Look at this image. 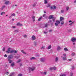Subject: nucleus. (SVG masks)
Here are the masks:
<instances>
[{"mask_svg":"<svg viewBox=\"0 0 76 76\" xmlns=\"http://www.w3.org/2000/svg\"><path fill=\"white\" fill-rule=\"evenodd\" d=\"M73 74L72 72H71L70 74L71 75H73Z\"/></svg>","mask_w":76,"mask_h":76,"instance_id":"nucleus-61","label":"nucleus"},{"mask_svg":"<svg viewBox=\"0 0 76 76\" xmlns=\"http://www.w3.org/2000/svg\"><path fill=\"white\" fill-rule=\"evenodd\" d=\"M56 9V7L55 6H53V9Z\"/></svg>","mask_w":76,"mask_h":76,"instance_id":"nucleus-26","label":"nucleus"},{"mask_svg":"<svg viewBox=\"0 0 76 76\" xmlns=\"http://www.w3.org/2000/svg\"><path fill=\"white\" fill-rule=\"evenodd\" d=\"M20 61H21L20 59H19L16 62V63H19L20 62Z\"/></svg>","mask_w":76,"mask_h":76,"instance_id":"nucleus-31","label":"nucleus"},{"mask_svg":"<svg viewBox=\"0 0 76 76\" xmlns=\"http://www.w3.org/2000/svg\"><path fill=\"white\" fill-rule=\"evenodd\" d=\"M14 32H18V30H14Z\"/></svg>","mask_w":76,"mask_h":76,"instance_id":"nucleus-49","label":"nucleus"},{"mask_svg":"<svg viewBox=\"0 0 76 76\" xmlns=\"http://www.w3.org/2000/svg\"><path fill=\"white\" fill-rule=\"evenodd\" d=\"M45 14H44V15H43V17H44V18H47V17H45Z\"/></svg>","mask_w":76,"mask_h":76,"instance_id":"nucleus-28","label":"nucleus"},{"mask_svg":"<svg viewBox=\"0 0 76 76\" xmlns=\"http://www.w3.org/2000/svg\"><path fill=\"white\" fill-rule=\"evenodd\" d=\"M21 52H22V53L23 54H26V53H25V52L23 51V50H22L21 51Z\"/></svg>","mask_w":76,"mask_h":76,"instance_id":"nucleus-25","label":"nucleus"},{"mask_svg":"<svg viewBox=\"0 0 76 76\" xmlns=\"http://www.w3.org/2000/svg\"><path fill=\"white\" fill-rule=\"evenodd\" d=\"M56 67L50 68V70H56Z\"/></svg>","mask_w":76,"mask_h":76,"instance_id":"nucleus-7","label":"nucleus"},{"mask_svg":"<svg viewBox=\"0 0 76 76\" xmlns=\"http://www.w3.org/2000/svg\"><path fill=\"white\" fill-rule=\"evenodd\" d=\"M20 23H18L17 24V25L18 26H20Z\"/></svg>","mask_w":76,"mask_h":76,"instance_id":"nucleus-33","label":"nucleus"},{"mask_svg":"<svg viewBox=\"0 0 76 76\" xmlns=\"http://www.w3.org/2000/svg\"><path fill=\"white\" fill-rule=\"evenodd\" d=\"M75 53H72V56H73L75 55Z\"/></svg>","mask_w":76,"mask_h":76,"instance_id":"nucleus-45","label":"nucleus"},{"mask_svg":"<svg viewBox=\"0 0 76 76\" xmlns=\"http://www.w3.org/2000/svg\"><path fill=\"white\" fill-rule=\"evenodd\" d=\"M5 74H6V75H8L9 74V72H6Z\"/></svg>","mask_w":76,"mask_h":76,"instance_id":"nucleus-39","label":"nucleus"},{"mask_svg":"<svg viewBox=\"0 0 76 76\" xmlns=\"http://www.w3.org/2000/svg\"><path fill=\"white\" fill-rule=\"evenodd\" d=\"M15 15L16 14H15V13H13L11 15V16H15Z\"/></svg>","mask_w":76,"mask_h":76,"instance_id":"nucleus-29","label":"nucleus"},{"mask_svg":"<svg viewBox=\"0 0 76 76\" xmlns=\"http://www.w3.org/2000/svg\"><path fill=\"white\" fill-rule=\"evenodd\" d=\"M66 76V74H63L62 75H60V76Z\"/></svg>","mask_w":76,"mask_h":76,"instance_id":"nucleus-19","label":"nucleus"},{"mask_svg":"<svg viewBox=\"0 0 76 76\" xmlns=\"http://www.w3.org/2000/svg\"><path fill=\"white\" fill-rule=\"evenodd\" d=\"M74 23V22H72V23H71L70 24H69V25L70 26H72V25L73 24V23Z\"/></svg>","mask_w":76,"mask_h":76,"instance_id":"nucleus-35","label":"nucleus"},{"mask_svg":"<svg viewBox=\"0 0 76 76\" xmlns=\"http://www.w3.org/2000/svg\"><path fill=\"white\" fill-rule=\"evenodd\" d=\"M35 59H36V58L34 57H32L30 58L31 60H35Z\"/></svg>","mask_w":76,"mask_h":76,"instance_id":"nucleus-13","label":"nucleus"},{"mask_svg":"<svg viewBox=\"0 0 76 76\" xmlns=\"http://www.w3.org/2000/svg\"><path fill=\"white\" fill-rule=\"evenodd\" d=\"M74 2L75 3H76V0H75L74 1Z\"/></svg>","mask_w":76,"mask_h":76,"instance_id":"nucleus-64","label":"nucleus"},{"mask_svg":"<svg viewBox=\"0 0 76 76\" xmlns=\"http://www.w3.org/2000/svg\"><path fill=\"white\" fill-rule=\"evenodd\" d=\"M42 19V17H40L39 19H38V21H40Z\"/></svg>","mask_w":76,"mask_h":76,"instance_id":"nucleus-23","label":"nucleus"},{"mask_svg":"<svg viewBox=\"0 0 76 76\" xmlns=\"http://www.w3.org/2000/svg\"><path fill=\"white\" fill-rule=\"evenodd\" d=\"M53 15H50L48 19H53Z\"/></svg>","mask_w":76,"mask_h":76,"instance_id":"nucleus-5","label":"nucleus"},{"mask_svg":"<svg viewBox=\"0 0 76 76\" xmlns=\"http://www.w3.org/2000/svg\"><path fill=\"white\" fill-rule=\"evenodd\" d=\"M64 20V18L62 17H61L60 18V21H62V20Z\"/></svg>","mask_w":76,"mask_h":76,"instance_id":"nucleus-8","label":"nucleus"},{"mask_svg":"<svg viewBox=\"0 0 76 76\" xmlns=\"http://www.w3.org/2000/svg\"><path fill=\"white\" fill-rule=\"evenodd\" d=\"M71 41L72 42H75V41H76V38L74 37L72 38Z\"/></svg>","mask_w":76,"mask_h":76,"instance_id":"nucleus-4","label":"nucleus"},{"mask_svg":"<svg viewBox=\"0 0 76 76\" xmlns=\"http://www.w3.org/2000/svg\"><path fill=\"white\" fill-rule=\"evenodd\" d=\"M44 34H47V32H44Z\"/></svg>","mask_w":76,"mask_h":76,"instance_id":"nucleus-63","label":"nucleus"},{"mask_svg":"<svg viewBox=\"0 0 76 76\" xmlns=\"http://www.w3.org/2000/svg\"><path fill=\"white\" fill-rule=\"evenodd\" d=\"M13 53H17V51L15 50H13Z\"/></svg>","mask_w":76,"mask_h":76,"instance_id":"nucleus-42","label":"nucleus"},{"mask_svg":"<svg viewBox=\"0 0 76 76\" xmlns=\"http://www.w3.org/2000/svg\"><path fill=\"white\" fill-rule=\"evenodd\" d=\"M50 6L51 5L50 4H48V6H47V7H50Z\"/></svg>","mask_w":76,"mask_h":76,"instance_id":"nucleus-32","label":"nucleus"},{"mask_svg":"<svg viewBox=\"0 0 76 76\" xmlns=\"http://www.w3.org/2000/svg\"><path fill=\"white\" fill-rule=\"evenodd\" d=\"M40 61L42 62L44 61H45V59L44 58H42L41 59Z\"/></svg>","mask_w":76,"mask_h":76,"instance_id":"nucleus-12","label":"nucleus"},{"mask_svg":"<svg viewBox=\"0 0 76 76\" xmlns=\"http://www.w3.org/2000/svg\"><path fill=\"white\" fill-rule=\"evenodd\" d=\"M15 58H18L19 57L18 56H17L15 57Z\"/></svg>","mask_w":76,"mask_h":76,"instance_id":"nucleus-50","label":"nucleus"},{"mask_svg":"<svg viewBox=\"0 0 76 76\" xmlns=\"http://www.w3.org/2000/svg\"><path fill=\"white\" fill-rule=\"evenodd\" d=\"M5 14V12H2L1 13V15H4Z\"/></svg>","mask_w":76,"mask_h":76,"instance_id":"nucleus-27","label":"nucleus"},{"mask_svg":"<svg viewBox=\"0 0 76 76\" xmlns=\"http://www.w3.org/2000/svg\"><path fill=\"white\" fill-rule=\"evenodd\" d=\"M20 66H22V64H20Z\"/></svg>","mask_w":76,"mask_h":76,"instance_id":"nucleus-60","label":"nucleus"},{"mask_svg":"<svg viewBox=\"0 0 76 76\" xmlns=\"http://www.w3.org/2000/svg\"><path fill=\"white\" fill-rule=\"evenodd\" d=\"M41 48V49H44L45 48V47L44 46H42Z\"/></svg>","mask_w":76,"mask_h":76,"instance_id":"nucleus-46","label":"nucleus"},{"mask_svg":"<svg viewBox=\"0 0 76 76\" xmlns=\"http://www.w3.org/2000/svg\"><path fill=\"white\" fill-rule=\"evenodd\" d=\"M21 52H22V53L23 54H26V53H25V52L23 51V50H22L21 51Z\"/></svg>","mask_w":76,"mask_h":76,"instance_id":"nucleus-24","label":"nucleus"},{"mask_svg":"<svg viewBox=\"0 0 76 76\" xmlns=\"http://www.w3.org/2000/svg\"><path fill=\"white\" fill-rule=\"evenodd\" d=\"M55 20L56 19L55 18L53 17V18H52L53 21V22H54V21H55Z\"/></svg>","mask_w":76,"mask_h":76,"instance_id":"nucleus-30","label":"nucleus"},{"mask_svg":"<svg viewBox=\"0 0 76 76\" xmlns=\"http://www.w3.org/2000/svg\"><path fill=\"white\" fill-rule=\"evenodd\" d=\"M32 40H35V37L34 36H32Z\"/></svg>","mask_w":76,"mask_h":76,"instance_id":"nucleus-10","label":"nucleus"},{"mask_svg":"<svg viewBox=\"0 0 76 76\" xmlns=\"http://www.w3.org/2000/svg\"><path fill=\"white\" fill-rule=\"evenodd\" d=\"M63 24H64V21L61 22V25H63Z\"/></svg>","mask_w":76,"mask_h":76,"instance_id":"nucleus-43","label":"nucleus"},{"mask_svg":"<svg viewBox=\"0 0 76 76\" xmlns=\"http://www.w3.org/2000/svg\"><path fill=\"white\" fill-rule=\"evenodd\" d=\"M44 75H46L47 74V72H44L43 73Z\"/></svg>","mask_w":76,"mask_h":76,"instance_id":"nucleus-51","label":"nucleus"},{"mask_svg":"<svg viewBox=\"0 0 76 76\" xmlns=\"http://www.w3.org/2000/svg\"><path fill=\"white\" fill-rule=\"evenodd\" d=\"M50 9L51 10L53 9V7L52 6H51L50 7Z\"/></svg>","mask_w":76,"mask_h":76,"instance_id":"nucleus-56","label":"nucleus"},{"mask_svg":"<svg viewBox=\"0 0 76 76\" xmlns=\"http://www.w3.org/2000/svg\"><path fill=\"white\" fill-rule=\"evenodd\" d=\"M48 2L47 1V0H45V4H47V3Z\"/></svg>","mask_w":76,"mask_h":76,"instance_id":"nucleus-34","label":"nucleus"},{"mask_svg":"<svg viewBox=\"0 0 76 76\" xmlns=\"http://www.w3.org/2000/svg\"><path fill=\"white\" fill-rule=\"evenodd\" d=\"M13 53V50H12L10 52V53Z\"/></svg>","mask_w":76,"mask_h":76,"instance_id":"nucleus-52","label":"nucleus"},{"mask_svg":"<svg viewBox=\"0 0 76 76\" xmlns=\"http://www.w3.org/2000/svg\"><path fill=\"white\" fill-rule=\"evenodd\" d=\"M75 69V67L74 66H72V69Z\"/></svg>","mask_w":76,"mask_h":76,"instance_id":"nucleus-62","label":"nucleus"},{"mask_svg":"<svg viewBox=\"0 0 76 76\" xmlns=\"http://www.w3.org/2000/svg\"><path fill=\"white\" fill-rule=\"evenodd\" d=\"M35 6H36V4H34L33 5V7H35Z\"/></svg>","mask_w":76,"mask_h":76,"instance_id":"nucleus-58","label":"nucleus"},{"mask_svg":"<svg viewBox=\"0 0 76 76\" xmlns=\"http://www.w3.org/2000/svg\"><path fill=\"white\" fill-rule=\"evenodd\" d=\"M48 25V24H46L45 25V27H47Z\"/></svg>","mask_w":76,"mask_h":76,"instance_id":"nucleus-38","label":"nucleus"},{"mask_svg":"<svg viewBox=\"0 0 76 76\" xmlns=\"http://www.w3.org/2000/svg\"><path fill=\"white\" fill-rule=\"evenodd\" d=\"M5 7H6L4 6H2L1 8V10H3V9L5 8Z\"/></svg>","mask_w":76,"mask_h":76,"instance_id":"nucleus-15","label":"nucleus"},{"mask_svg":"<svg viewBox=\"0 0 76 76\" xmlns=\"http://www.w3.org/2000/svg\"><path fill=\"white\" fill-rule=\"evenodd\" d=\"M34 45H35V46H36V45H37V43H34Z\"/></svg>","mask_w":76,"mask_h":76,"instance_id":"nucleus-53","label":"nucleus"},{"mask_svg":"<svg viewBox=\"0 0 76 76\" xmlns=\"http://www.w3.org/2000/svg\"><path fill=\"white\" fill-rule=\"evenodd\" d=\"M3 51H5V47L3 48Z\"/></svg>","mask_w":76,"mask_h":76,"instance_id":"nucleus-47","label":"nucleus"},{"mask_svg":"<svg viewBox=\"0 0 76 76\" xmlns=\"http://www.w3.org/2000/svg\"><path fill=\"white\" fill-rule=\"evenodd\" d=\"M23 37L24 38H27V36L26 35H24Z\"/></svg>","mask_w":76,"mask_h":76,"instance_id":"nucleus-36","label":"nucleus"},{"mask_svg":"<svg viewBox=\"0 0 76 76\" xmlns=\"http://www.w3.org/2000/svg\"><path fill=\"white\" fill-rule=\"evenodd\" d=\"M60 20H57L56 23H55V26H58V24H60Z\"/></svg>","mask_w":76,"mask_h":76,"instance_id":"nucleus-1","label":"nucleus"},{"mask_svg":"<svg viewBox=\"0 0 76 76\" xmlns=\"http://www.w3.org/2000/svg\"><path fill=\"white\" fill-rule=\"evenodd\" d=\"M61 12L62 13L64 12V10H62L61 11Z\"/></svg>","mask_w":76,"mask_h":76,"instance_id":"nucleus-40","label":"nucleus"},{"mask_svg":"<svg viewBox=\"0 0 76 76\" xmlns=\"http://www.w3.org/2000/svg\"><path fill=\"white\" fill-rule=\"evenodd\" d=\"M18 76H22V75L21 74H19L18 75Z\"/></svg>","mask_w":76,"mask_h":76,"instance_id":"nucleus-55","label":"nucleus"},{"mask_svg":"<svg viewBox=\"0 0 76 76\" xmlns=\"http://www.w3.org/2000/svg\"><path fill=\"white\" fill-rule=\"evenodd\" d=\"M58 57H56L55 59V61L56 62H57V61H58Z\"/></svg>","mask_w":76,"mask_h":76,"instance_id":"nucleus-20","label":"nucleus"},{"mask_svg":"<svg viewBox=\"0 0 76 76\" xmlns=\"http://www.w3.org/2000/svg\"><path fill=\"white\" fill-rule=\"evenodd\" d=\"M4 57H7V54H5L4 55Z\"/></svg>","mask_w":76,"mask_h":76,"instance_id":"nucleus-48","label":"nucleus"},{"mask_svg":"<svg viewBox=\"0 0 76 76\" xmlns=\"http://www.w3.org/2000/svg\"><path fill=\"white\" fill-rule=\"evenodd\" d=\"M63 60H67L66 57H63Z\"/></svg>","mask_w":76,"mask_h":76,"instance_id":"nucleus-18","label":"nucleus"},{"mask_svg":"<svg viewBox=\"0 0 76 76\" xmlns=\"http://www.w3.org/2000/svg\"><path fill=\"white\" fill-rule=\"evenodd\" d=\"M63 56H65V57H66V54L65 53L63 54Z\"/></svg>","mask_w":76,"mask_h":76,"instance_id":"nucleus-59","label":"nucleus"},{"mask_svg":"<svg viewBox=\"0 0 76 76\" xmlns=\"http://www.w3.org/2000/svg\"><path fill=\"white\" fill-rule=\"evenodd\" d=\"M71 31H72V30L71 29L69 30H68V32H71Z\"/></svg>","mask_w":76,"mask_h":76,"instance_id":"nucleus-44","label":"nucleus"},{"mask_svg":"<svg viewBox=\"0 0 76 76\" xmlns=\"http://www.w3.org/2000/svg\"><path fill=\"white\" fill-rule=\"evenodd\" d=\"M14 65H15V63H14V62L12 63V64H11L12 67H13V66H14Z\"/></svg>","mask_w":76,"mask_h":76,"instance_id":"nucleus-21","label":"nucleus"},{"mask_svg":"<svg viewBox=\"0 0 76 76\" xmlns=\"http://www.w3.org/2000/svg\"><path fill=\"white\" fill-rule=\"evenodd\" d=\"M69 6H67L66 8V10H69Z\"/></svg>","mask_w":76,"mask_h":76,"instance_id":"nucleus-37","label":"nucleus"},{"mask_svg":"<svg viewBox=\"0 0 76 76\" xmlns=\"http://www.w3.org/2000/svg\"><path fill=\"white\" fill-rule=\"evenodd\" d=\"M52 20H50L49 21H48V23H50L51 24V25H53V23H52Z\"/></svg>","mask_w":76,"mask_h":76,"instance_id":"nucleus-11","label":"nucleus"},{"mask_svg":"<svg viewBox=\"0 0 76 76\" xmlns=\"http://www.w3.org/2000/svg\"><path fill=\"white\" fill-rule=\"evenodd\" d=\"M35 67H34L33 68L29 67L28 68L29 72H31V71H34V70H35Z\"/></svg>","mask_w":76,"mask_h":76,"instance_id":"nucleus-2","label":"nucleus"},{"mask_svg":"<svg viewBox=\"0 0 76 76\" xmlns=\"http://www.w3.org/2000/svg\"><path fill=\"white\" fill-rule=\"evenodd\" d=\"M51 48V45H49L48 46V50L50 49Z\"/></svg>","mask_w":76,"mask_h":76,"instance_id":"nucleus-22","label":"nucleus"},{"mask_svg":"<svg viewBox=\"0 0 76 76\" xmlns=\"http://www.w3.org/2000/svg\"><path fill=\"white\" fill-rule=\"evenodd\" d=\"M61 50V48L59 46H58L57 48V51H60Z\"/></svg>","mask_w":76,"mask_h":76,"instance_id":"nucleus-9","label":"nucleus"},{"mask_svg":"<svg viewBox=\"0 0 76 76\" xmlns=\"http://www.w3.org/2000/svg\"><path fill=\"white\" fill-rule=\"evenodd\" d=\"M53 31L52 29H51L49 30V32H52Z\"/></svg>","mask_w":76,"mask_h":76,"instance_id":"nucleus-41","label":"nucleus"},{"mask_svg":"<svg viewBox=\"0 0 76 76\" xmlns=\"http://www.w3.org/2000/svg\"><path fill=\"white\" fill-rule=\"evenodd\" d=\"M14 74H15V73L12 72L11 74L12 75V76H13V75H14Z\"/></svg>","mask_w":76,"mask_h":76,"instance_id":"nucleus-54","label":"nucleus"},{"mask_svg":"<svg viewBox=\"0 0 76 76\" xmlns=\"http://www.w3.org/2000/svg\"><path fill=\"white\" fill-rule=\"evenodd\" d=\"M64 51H69V50H68V49H67V48H64Z\"/></svg>","mask_w":76,"mask_h":76,"instance_id":"nucleus-17","label":"nucleus"},{"mask_svg":"<svg viewBox=\"0 0 76 76\" xmlns=\"http://www.w3.org/2000/svg\"><path fill=\"white\" fill-rule=\"evenodd\" d=\"M32 18L33 19H35V16H33L32 17Z\"/></svg>","mask_w":76,"mask_h":76,"instance_id":"nucleus-57","label":"nucleus"},{"mask_svg":"<svg viewBox=\"0 0 76 76\" xmlns=\"http://www.w3.org/2000/svg\"><path fill=\"white\" fill-rule=\"evenodd\" d=\"M10 48H8L7 50V51H6V53H10Z\"/></svg>","mask_w":76,"mask_h":76,"instance_id":"nucleus-6","label":"nucleus"},{"mask_svg":"<svg viewBox=\"0 0 76 76\" xmlns=\"http://www.w3.org/2000/svg\"><path fill=\"white\" fill-rule=\"evenodd\" d=\"M12 58L13 55H10L8 56V58H9V59H12Z\"/></svg>","mask_w":76,"mask_h":76,"instance_id":"nucleus-3","label":"nucleus"},{"mask_svg":"<svg viewBox=\"0 0 76 76\" xmlns=\"http://www.w3.org/2000/svg\"><path fill=\"white\" fill-rule=\"evenodd\" d=\"M8 61H9V63H12V60L10 59H8Z\"/></svg>","mask_w":76,"mask_h":76,"instance_id":"nucleus-14","label":"nucleus"},{"mask_svg":"<svg viewBox=\"0 0 76 76\" xmlns=\"http://www.w3.org/2000/svg\"><path fill=\"white\" fill-rule=\"evenodd\" d=\"M9 3V1H6L5 2V4H8Z\"/></svg>","mask_w":76,"mask_h":76,"instance_id":"nucleus-16","label":"nucleus"}]
</instances>
